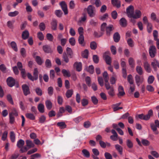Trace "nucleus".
<instances>
[{
    "label": "nucleus",
    "mask_w": 159,
    "mask_h": 159,
    "mask_svg": "<svg viewBox=\"0 0 159 159\" xmlns=\"http://www.w3.org/2000/svg\"><path fill=\"white\" fill-rule=\"evenodd\" d=\"M87 12L89 16L91 17L94 16L96 14L95 8L92 5H89L87 8Z\"/></svg>",
    "instance_id": "f257e3e1"
},
{
    "label": "nucleus",
    "mask_w": 159,
    "mask_h": 159,
    "mask_svg": "<svg viewBox=\"0 0 159 159\" xmlns=\"http://www.w3.org/2000/svg\"><path fill=\"white\" fill-rule=\"evenodd\" d=\"M110 53L109 51L106 52L103 55V58L106 63L109 65H111V59L110 56Z\"/></svg>",
    "instance_id": "f03ea898"
},
{
    "label": "nucleus",
    "mask_w": 159,
    "mask_h": 159,
    "mask_svg": "<svg viewBox=\"0 0 159 159\" xmlns=\"http://www.w3.org/2000/svg\"><path fill=\"white\" fill-rule=\"evenodd\" d=\"M149 52L151 57H154L157 53V49L155 46L153 45L150 46L149 49Z\"/></svg>",
    "instance_id": "7ed1b4c3"
},
{
    "label": "nucleus",
    "mask_w": 159,
    "mask_h": 159,
    "mask_svg": "<svg viewBox=\"0 0 159 159\" xmlns=\"http://www.w3.org/2000/svg\"><path fill=\"white\" fill-rule=\"evenodd\" d=\"M126 13L128 17L133 18L134 13V7L133 6L130 5L127 8Z\"/></svg>",
    "instance_id": "20e7f679"
},
{
    "label": "nucleus",
    "mask_w": 159,
    "mask_h": 159,
    "mask_svg": "<svg viewBox=\"0 0 159 159\" xmlns=\"http://www.w3.org/2000/svg\"><path fill=\"white\" fill-rule=\"evenodd\" d=\"M7 85L11 87H13L15 84L16 81L12 77H9L7 79Z\"/></svg>",
    "instance_id": "39448f33"
},
{
    "label": "nucleus",
    "mask_w": 159,
    "mask_h": 159,
    "mask_svg": "<svg viewBox=\"0 0 159 159\" xmlns=\"http://www.w3.org/2000/svg\"><path fill=\"white\" fill-rule=\"evenodd\" d=\"M60 4L64 14L65 15L67 14L68 13V9L67 5L65 2L64 1H62L60 3Z\"/></svg>",
    "instance_id": "423d86ee"
},
{
    "label": "nucleus",
    "mask_w": 159,
    "mask_h": 159,
    "mask_svg": "<svg viewBox=\"0 0 159 159\" xmlns=\"http://www.w3.org/2000/svg\"><path fill=\"white\" fill-rule=\"evenodd\" d=\"M135 80L137 85L139 86L143 82L144 79L143 77L136 75L135 76Z\"/></svg>",
    "instance_id": "0eeeda50"
},
{
    "label": "nucleus",
    "mask_w": 159,
    "mask_h": 159,
    "mask_svg": "<svg viewBox=\"0 0 159 159\" xmlns=\"http://www.w3.org/2000/svg\"><path fill=\"white\" fill-rule=\"evenodd\" d=\"M22 87L25 96H27L30 93L29 87L27 85L23 84Z\"/></svg>",
    "instance_id": "6e6552de"
},
{
    "label": "nucleus",
    "mask_w": 159,
    "mask_h": 159,
    "mask_svg": "<svg viewBox=\"0 0 159 159\" xmlns=\"http://www.w3.org/2000/svg\"><path fill=\"white\" fill-rule=\"evenodd\" d=\"M118 93L117 95L119 98L124 96L125 94L123 88L121 86H119L118 89Z\"/></svg>",
    "instance_id": "1a4fd4ad"
},
{
    "label": "nucleus",
    "mask_w": 159,
    "mask_h": 159,
    "mask_svg": "<svg viewBox=\"0 0 159 159\" xmlns=\"http://www.w3.org/2000/svg\"><path fill=\"white\" fill-rule=\"evenodd\" d=\"M74 66L77 71H80L82 70V65L81 62H75Z\"/></svg>",
    "instance_id": "9d476101"
},
{
    "label": "nucleus",
    "mask_w": 159,
    "mask_h": 159,
    "mask_svg": "<svg viewBox=\"0 0 159 159\" xmlns=\"http://www.w3.org/2000/svg\"><path fill=\"white\" fill-rule=\"evenodd\" d=\"M142 15L141 11L138 10H136L134 12V14L133 18L134 19H138L140 18Z\"/></svg>",
    "instance_id": "9b49d317"
},
{
    "label": "nucleus",
    "mask_w": 159,
    "mask_h": 159,
    "mask_svg": "<svg viewBox=\"0 0 159 159\" xmlns=\"http://www.w3.org/2000/svg\"><path fill=\"white\" fill-rule=\"evenodd\" d=\"M111 2L114 7L119 8L120 7V2L119 0H111Z\"/></svg>",
    "instance_id": "f8f14e48"
},
{
    "label": "nucleus",
    "mask_w": 159,
    "mask_h": 159,
    "mask_svg": "<svg viewBox=\"0 0 159 159\" xmlns=\"http://www.w3.org/2000/svg\"><path fill=\"white\" fill-rule=\"evenodd\" d=\"M43 51L46 53H49L52 52L51 48L50 46L48 45L43 46Z\"/></svg>",
    "instance_id": "ddd939ff"
},
{
    "label": "nucleus",
    "mask_w": 159,
    "mask_h": 159,
    "mask_svg": "<svg viewBox=\"0 0 159 159\" xmlns=\"http://www.w3.org/2000/svg\"><path fill=\"white\" fill-rule=\"evenodd\" d=\"M151 66L155 70H156L157 67H159V62L156 59H154L151 62Z\"/></svg>",
    "instance_id": "4468645a"
},
{
    "label": "nucleus",
    "mask_w": 159,
    "mask_h": 159,
    "mask_svg": "<svg viewBox=\"0 0 159 159\" xmlns=\"http://www.w3.org/2000/svg\"><path fill=\"white\" fill-rule=\"evenodd\" d=\"M57 22L55 19H53L51 24V28L53 30H56L57 28Z\"/></svg>",
    "instance_id": "2eb2a0df"
},
{
    "label": "nucleus",
    "mask_w": 159,
    "mask_h": 159,
    "mask_svg": "<svg viewBox=\"0 0 159 159\" xmlns=\"http://www.w3.org/2000/svg\"><path fill=\"white\" fill-rule=\"evenodd\" d=\"M113 27L112 25H110L106 27V32L107 35L109 36L111 34V32L113 30Z\"/></svg>",
    "instance_id": "dca6fc26"
},
{
    "label": "nucleus",
    "mask_w": 159,
    "mask_h": 159,
    "mask_svg": "<svg viewBox=\"0 0 159 159\" xmlns=\"http://www.w3.org/2000/svg\"><path fill=\"white\" fill-rule=\"evenodd\" d=\"M120 25L123 27H125L127 25V21L124 18H122L119 21Z\"/></svg>",
    "instance_id": "f3484780"
},
{
    "label": "nucleus",
    "mask_w": 159,
    "mask_h": 159,
    "mask_svg": "<svg viewBox=\"0 0 159 159\" xmlns=\"http://www.w3.org/2000/svg\"><path fill=\"white\" fill-rule=\"evenodd\" d=\"M120 36L118 32L115 33L113 35V39L115 42L118 43L120 39Z\"/></svg>",
    "instance_id": "a211bd4d"
},
{
    "label": "nucleus",
    "mask_w": 159,
    "mask_h": 159,
    "mask_svg": "<svg viewBox=\"0 0 159 159\" xmlns=\"http://www.w3.org/2000/svg\"><path fill=\"white\" fill-rule=\"evenodd\" d=\"M144 67L145 70L148 73H150L151 71V69L150 67V65L148 63L145 61L144 63Z\"/></svg>",
    "instance_id": "6ab92c4d"
},
{
    "label": "nucleus",
    "mask_w": 159,
    "mask_h": 159,
    "mask_svg": "<svg viewBox=\"0 0 159 159\" xmlns=\"http://www.w3.org/2000/svg\"><path fill=\"white\" fill-rule=\"evenodd\" d=\"M26 146L30 148H34V144L33 142L30 140H27L26 141Z\"/></svg>",
    "instance_id": "aec40b11"
},
{
    "label": "nucleus",
    "mask_w": 159,
    "mask_h": 159,
    "mask_svg": "<svg viewBox=\"0 0 159 159\" xmlns=\"http://www.w3.org/2000/svg\"><path fill=\"white\" fill-rule=\"evenodd\" d=\"M29 36V33L28 31L25 30L23 31L22 34V38L24 39H27Z\"/></svg>",
    "instance_id": "412c9836"
},
{
    "label": "nucleus",
    "mask_w": 159,
    "mask_h": 159,
    "mask_svg": "<svg viewBox=\"0 0 159 159\" xmlns=\"http://www.w3.org/2000/svg\"><path fill=\"white\" fill-rule=\"evenodd\" d=\"M153 114V111L152 110H150L148 112V114L146 115H144V120H148L150 116L152 115Z\"/></svg>",
    "instance_id": "4be33fe9"
},
{
    "label": "nucleus",
    "mask_w": 159,
    "mask_h": 159,
    "mask_svg": "<svg viewBox=\"0 0 159 159\" xmlns=\"http://www.w3.org/2000/svg\"><path fill=\"white\" fill-rule=\"evenodd\" d=\"M38 109L40 113H43L44 112V106L42 103H40L38 105Z\"/></svg>",
    "instance_id": "5701e85b"
},
{
    "label": "nucleus",
    "mask_w": 159,
    "mask_h": 159,
    "mask_svg": "<svg viewBox=\"0 0 159 159\" xmlns=\"http://www.w3.org/2000/svg\"><path fill=\"white\" fill-rule=\"evenodd\" d=\"M67 54L69 56L70 58H72L73 57V53L72 50L70 48L67 47L66 49Z\"/></svg>",
    "instance_id": "b1692460"
},
{
    "label": "nucleus",
    "mask_w": 159,
    "mask_h": 159,
    "mask_svg": "<svg viewBox=\"0 0 159 159\" xmlns=\"http://www.w3.org/2000/svg\"><path fill=\"white\" fill-rule=\"evenodd\" d=\"M150 17L152 20L156 21L157 23L159 22V19L157 18L156 15L155 13H152Z\"/></svg>",
    "instance_id": "393cba45"
},
{
    "label": "nucleus",
    "mask_w": 159,
    "mask_h": 159,
    "mask_svg": "<svg viewBox=\"0 0 159 159\" xmlns=\"http://www.w3.org/2000/svg\"><path fill=\"white\" fill-rule=\"evenodd\" d=\"M115 148L120 154L122 155V154L123 148L121 146L118 144H117L115 145Z\"/></svg>",
    "instance_id": "a878e982"
},
{
    "label": "nucleus",
    "mask_w": 159,
    "mask_h": 159,
    "mask_svg": "<svg viewBox=\"0 0 159 159\" xmlns=\"http://www.w3.org/2000/svg\"><path fill=\"white\" fill-rule=\"evenodd\" d=\"M102 76L104 81L106 83H108L109 80V77L106 71H104L102 74Z\"/></svg>",
    "instance_id": "bb28decb"
},
{
    "label": "nucleus",
    "mask_w": 159,
    "mask_h": 159,
    "mask_svg": "<svg viewBox=\"0 0 159 159\" xmlns=\"http://www.w3.org/2000/svg\"><path fill=\"white\" fill-rule=\"evenodd\" d=\"M82 152L84 156L86 157L89 158L90 157V154L89 151L86 149H83Z\"/></svg>",
    "instance_id": "cd10ccee"
},
{
    "label": "nucleus",
    "mask_w": 159,
    "mask_h": 159,
    "mask_svg": "<svg viewBox=\"0 0 159 159\" xmlns=\"http://www.w3.org/2000/svg\"><path fill=\"white\" fill-rule=\"evenodd\" d=\"M73 93V89H70L68 90L66 93V97L68 98L71 97Z\"/></svg>",
    "instance_id": "c85d7f7f"
},
{
    "label": "nucleus",
    "mask_w": 159,
    "mask_h": 159,
    "mask_svg": "<svg viewBox=\"0 0 159 159\" xmlns=\"http://www.w3.org/2000/svg\"><path fill=\"white\" fill-rule=\"evenodd\" d=\"M62 73L64 76L69 77L70 76V74L69 70H67L65 69H63L61 70Z\"/></svg>",
    "instance_id": "c756f323"
},
{
    "label": "nucleus",
    "mask_w": 159,
    "mask_h": 159,
    "mask_svg": "<svg viewBox=\"0 0 159 159\" xmlns=\"http://www.w3.org/2000/svg\"><path fill=\"white\" fill-rule=\"evenodd\" d=\"M24 144V141L21 139H20L18 141L17 143V146L19 148H21Z\"/></svg>",
    "instance_id": "7c9ffc66"
},
{
    "label": "nucleus",
    "mask_w": 159,
    "mask_h": 159,
    "mask_svg": "<svg viewBox=\"0 0 159 159\" xmlns=\"http://www.w3.org/2000/svg\"><path fill=\"white\" fill-rule=\"evenodd\" d=\"M45 105L47 108L49 110H50L52 107V104L51 102L48 100L45 102Z\"/></svg>",
    "instance_id": "2f4dec72"
},
{
    "label": "nucleus",
    "mask_w": 159,
    "mask_h": 159,
    "mask_svg": "<svg viewBox=\"0 0 159 159\" xmlns=\"http://www.w3.org/2000/svg\"><path fill=\"white\" fill-rule=\"evenodd\" d=\"M136 70L137 73L139 75H142L143 74L142 68L140 66H137L136 67Z\"/></svg>",
    "instance_id": "473e14b6"
},
{
    "label": "nucleus",
    "mask_w": 159,
    "mask_h": 159,
    "mask_svg": "<svg viewBox=\"0 0 159 159\" xmlns=\"http://www.w3.org/2000/svg\"><path fill=\"white\" fill-rule=\"evenodd\" d=\"M11 45L13 49L15 52H17L18 51V48L17 47L16 43L14 41L11 42Z\"/></svg>",
    "instance_id": "72a5a7b5"
},
{
    "label": "nucleus",
    "mask_w": 159,
    "mask_h": 159,
    "mask_svg": "<svg viewBox=\"0 0 159 159\" xmlns=\"http://www.w3.org/2000/svg\"><path fill=\"white\" fill-rule=\"evenodd\" d=\"M6 97L7 99L9 102L11 104L13 105L14 102L11 95L9 94H8L7 95Z\"/></svg>",
    "instance_id": "f704fd0d"
},
{
    "label": "nucleus",
    "mask_w": 159,
    "mask_h": 159,
    "mask_svg": "<svg viewBox=\"0 0 159 159\" xmlns=\"http://www.w3.org/2000/svg\"><path fill=\"white\" fill-rule=\"evenodd\" d=\"M89 55V51L87 49H85L82 52V56L84 58H87Z\"/></svg>",
    "instance_id": "c9c22d12"
},
{
    "label": "nucleus",
    "mask_w": 159,
    "mask_h": 159,
    "mask_svg": "<svg viewBox=\"0 0 159 159\" xmlns=\"http://www.w3.org/2000/svg\"><path fill=\"white\" fill-rule=\"evenodd\" d=\"M36 61L37 63L39 65H41L43 62V61L40 57L36 56L35 57Z\"/></svg>",
    "instance_id": "e433bc0d"
},
{
    "label": "nucleus",
    "mask_w": 159,
    "mask_h": 159,
    "mask_svg": "<svg viewBox=\"0 0 159 159\" xmlns=\"http://www.w3.org/2000/svg\"><path fill=\"white\" fill-rule=\"evenodd\" d=\"M103 34V33L101 31L98 32L97 31H95L94 32L93 36L96 38H98L102 36Z\"/></svg>",
    "instance_id": "4c0bfd02"
},
{
    "label": "nucleus",
    "mask_w": 159,
    "mask_h": 159,
    "mask_svg": "<svg viewBox=\"0 0 159 159\" xmlns=\"http://www.w3.org/2000/svg\"><path fill=\"white\" fill-rule=\"evenodd\" d=\"M86 70L91 74H93L94 72V67L93 66L91 65L88 67L87 68Z\"/></svg>",
    "instance_id": "58836bf2"
},
{
    "label": "nucleus",
    "mask_w": 159,
    "mask_h": 159,
    "mask_svg": "<svg viewBox=\"0 0 159 159\" xmlns=\"http://www.w3.org/2000/svg\"><path fill=\"white\" fill-rule=\"evenodd\" d=\"M46 117L44 115H42L39 118V122L40 123H43L45 122Z\"/></svg>",
    "instance_id": "ea45409f"
},
{
    "label": "nucleus",
    "mask_w": 159,
    "mask_h": 159,
    "mask_svg": "<svg viewBox=\"0 0 159 159\" xmlns=\"http://www.w3.org/2000/svg\"><path fill=\"white\" fill-rule=\"evenodd\" d=\"M143 20L144 24H146L147 26H148L150 27H151V23L148 22V19L147 16H145L143 17Z\"/></svg>",
    "instance_id": "a19ab883"
},
{
    "label": "nucleus",
    "mask_w": 159,
    "mask_h": 159,
    "mask_svg": "<svg viewBox=\"0 0 159 159\" xmlns=\"http://www.w3.org/2000/svg\"><path fill=\"white\" fill-rule=\"evenodd\" d=\"M57 125L61 129H64L66 127V125L64 122H58L57 124Z\"/></svg>",
    "instance_id": "79ce46f5"
},
{
    "label": "nucleus",
    "mask_w": 159,
    "mask_h": 159,
    "mask_svg": "<svg viewBox=\"0 0 159 159\" xmlns=\"http://www.w3.org/2000/svg\"><path fill=\"white\" fill-rule=\"evenodd\" d=\"M26 117L31 120H34L35 117L33 114L31 113H27L25 114Z\"/></svg>",
    "instance_id": "37998d69"
},
{
    "label": "nucleus",
    "mask_w": 159,
    "mask_h": 159,
    "mask_svg": "<svg viewBox=\"0 0 159 159\" xmlns=\"http://www.w3.org/2000/svg\"><path fill=\"white\" fill-rule=\"evenodd\" d=\"M90 47L92 49L95 50L97 47V45L96 42L93 41L90 43Z\"/></svg>",
    "instance_id": "c03bdc74"
},
{
    "label": "nucleus",
    "mask_w": 159,
    "mask_h": 159,
    "mask_svg": "<svg viewBox=\"0 0 159 159\" xmlns=\"http://www.w3.org/2000/svg\"><path fill=\"white\" fill-rule=\"evenodd\" d=\"M62 58L63 59L64 61L66 63H67L69 62V59L66 53V52L63 53L62 55Z\"/></svg>",
    "instance_id": "a18cd8bd"
},
{
    "label": "nucleus",
    "mask_w": 159,
    "mask_h": 159,
    "mask_svg": "<svg viewBox=\"0 0 159 159\" xmlns=\"http://www.w3.org/2000/svg\"><path fill=\"white\" fill-rule=\"evenodd\" d=\"M10 138L12 142H14L15 140V136L14 133L11 131L10 133Z\"/></svg>",
    "instance_id": "49530a36"
},
{
    "label": "nucleus",
    "mask_w": 159,
    "mask_h": 159,
    "mask_svg": "<svg viewBox=\"0 0 159 159\" xmlns=\"http://www.w3.org/2000/svg\"><path fill=\"white\" fill-rule=\"evenodd\" d=\"M129 64L132 67L134 66V59L132 57H130L128 60Z\"/></svg>",
    "instance_id": "de8ad7c7"
},
{
    "label": "nucleus",
    "mask_w": 159,
    "mask_h": 159,
    "mask_svg": "<svg viewBox=\"0 0 159 159\" xmlns=\"http://www.w3.org/2000/svg\"><path fill=\"white\" fill-rule=\"evenodd\" d=\"M19 12L16 11L14 12H11L8 13V15L10 17L15 16L19 14Z\"/></svg>",
    "instance_id": "09e8293b"
},
{
    "label": "nucleus",
    "mask_w": 159,
    "mask_h": 159,
    "mask_svg": "<svg viewBox=\"0 0 159 159\" xmlns=\"http://www.w3.org/2000/svg\"><path fill=\"white\" fill-rule=\"evenodd\" d=\"M91 99L94 105H96L98 103V100L95 96H93L91 97Z\"/></svg>",
    "instance_id": "8fccbe9b"
},
{
    "label": "nucleus",
    "mask_w": 159,
    "mask_h": 159,
    "mask_svg": "<svg viewBox=\"0 0 159 159\" xmlns=\"http://www.w3.org/2000/svg\"><path fill=\"white\" fill-rule=\"evenodd\" d=\"M126 145L129 148H132L133 146V144L132 142L129 139H127V140Z\"/></svg>",
    "instance_id": "3c124183"
},
{
    "label": "nucleus",
    "mask_w": 159,
    "mask_h": 159,
    "mask_svg": "<svg viewBox=\"0 0 159 159\" xmlns=\"http://www.w3.org/2000/svg\"><path fill=\"white\" fill-rule=\"evenodd\" d=\"M11 114L12 115H14L17 116H18V113L16 110L15 108H13L11 109V112L9 113Z\"/></svg>",
    "instance_id": "603ef678"
},
{
    "label": "nucleus",
    "mask_w": 159,
    "mask_h": 159,
    "mask_svg": "<svg viewBox=\"0 0 159 159\" xmlns=\"http://www.w3.org/2000/svg\"><path fill=\"white\" fill-rule=\"evenodd\" d=\"M78 41L79 43L82 44L84 42V38L83 35H80L79 37Z\"/></svg>",
    "instance_id": "864d4df0"
},
{
    "label": "nucleus",
    "mask_w": 159,
    "mask_h": 159,
    "mask_svg": "<svg viewBox=\"0 0 159 159\" xmlns=\"http://www.w3.org/2000/svg\"><path fill=\"white\" fill-rule=\"evenodd\" d=\"M38 71L37 69L36 68L34 69L33 75L34 76V77L35 80H36L38 79Z\"/></svg>",
    "instance_id": "5fc2aeb1"
},
{
    "label": "nucleus",
    "mask_w": 159,
    "mask_h": 159,
    "mask_svg": "<svg viewBox=\"0 0 159 159\" xmlns=\"http://www.w3.org/2000/svg\"><path fill=\"white\" fill-rule=\"evenodd\" d=\"M154 80V78L152 75L149 76L148 79V82L149 84H151L153 83Z\"/></svg>",
    "instance_id": "6e6d98bb"
},
{
    "label": "nucleus",
    "mask_w": 159,
    "mask_h": 159,
    "mask_svg": "<svg viewBox=\"0 0 159 159\" xmlns=\"http://www.w3.org/2000/svg\"><path fill=\"white\" fill-rule=\"evenodd\" d=\"M141 143L145 146H148L150 144L149 141L145 139H142L141 141Z\"/></svg>",
    "instance_id": "4d7b16f0"
},
{
    "label": "nucleus",
    "mask_w": 159,
    "mask_h": 159,
    "mask_svg": "<svg viewBox=\"0 0 159 159\" xmlns=\"http://www.w3.org/2000/svg\"><path fill=\"white\" fill-rule=\"evenodd\" d=\"M35 92L36 94L39 96H41L42 95V90L39 88H37L35 89Z\"/></svg>",
    "instance_id": "13d9d810"
},
{
    "label": "nucleus",
    "mask_w": 159,
    "mask_h": 159,
    "mask_svg": "<svg viewBox=\"0 0 159 159\" xmlns=\"http://www.w3.org/2000/svg\"><path fill=\"white\" fill-rule=\"evenodd\" d=\"M108 93L109 95L111 97H113L114 95V91L113 87H111L110 89L108 90Z\"/></svg>",
    "instance_id": "bf43d9fd"
},
{
    "label": "nucleus",
    "mask_w": 159,
    "mask_h": 159,
    "mask_svg": "<svg viewBox=\"0 0 159 159\" xmlns=\"http://www.w3.org/2000/svg\"><path fill=\"white\" fill-rule=\"evenodd\" d=\"M150 153L155 158H158L159 157L158 153L155 151H152Z\"/></svg>",
    "instance_id": "052dcab7"
},
{
    "label": "nucleus",
    "mask_w": 159,
    "mask_h": 159,
    "mask_svg": "<svg viewBox=\"0 0 159 159\" xmlns=\"http://www.w3.org/2000/svg\"><path fill=\"white\" fill-rule=\"evenodd\" d=\"M111 16L112 18L114 19H116L117 16L118 14L117 12L116 11H114L111 12Z\"/></svg>",
    "instance_id": "680f3d73"
},
{
    "label": "nucleus",
    "mask_w": 159,
    "mask_h": 159,
    "mask_svg": "<svg viewBox=\"0 0 159 159\" xmlns=\"http://www.w3.org/2000/svg\"><path fill=\"white\" fill-rule=\"evenodd\" d=\"M45 66L46 67L50 68L52 66V64L50 60L48 59H47L45 62Z\"/></svg>",
    "instance_id": "e2e57ef3"
},
{
    "label": "nucleus",
    "mask_w": 159,
    "mask_h": 159,
    "mask_svg": "<svg viewBox=\"0 0 159 159\" xmlns=\"http://www.w3.org/2000/svg\"><path fill=\"white\" fill-rule=\"evenodd\" d=\"M151 127L152 129V130L153 132H155V133L156 134H158V132L157 131V127L156 125H154V124H151Z\"/></svg>",
    "instance_id": "0e129e2a"
},
{
    "label": "nucleus",
    "mask_w": 159,
    "mask_h": 159,
    "mask_svg": "<svg viewBox=\"0 0 159 159\" xmlns=\"http://www.w3.org/2000/svg\"><path fill=\"white\" fill-rule=\"evenodd\" d=\"M48 93L49 95L51 96L52 95L53 92V88L50 86L48 88Z\"/></svg>",
    "instance_id": "69168bd1"
},
{
    "label": "nucleus",
    "mask_w": 159,
    "mask_h": 159,
    "mask_svg": "<svg viewBox=\"0 0 159 159\" xmlns=\"http://www.w3.org/2000/svg\"><path fill=\"white\" fill-rule=\"evenodd\" d=\"M20 52L23 57H25L26 56V51L24 48H22L20 50Z\"/></svg>",
    "instance_id": "338daca9"
},
{
    "label": "nucleus",
    "mask_w": 159,
    "mask_h": 159,
    "mask_svg": "<svg viewBox=\"0 0 159 159\" xmlns=\"http://www.w3.org/2000/svg\"><path fill=\"white\" fill-rule=\"evenodd\" d=\"M37 37L40 40H43L44 39L43 35L41 32H39L37 33Z\"/></svg>",
    "instance_id": "774afa93"
}]
</instances>
